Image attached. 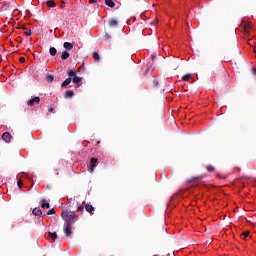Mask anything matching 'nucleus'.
<instances>
[{
    "label": "nucleus",
    "instance_id": "f8f14e48",
    "mask_svg": "<svg viewBox=\"0 0 256 256\" xmlns=\"http://www.w3.org/2000/svg\"><path fill=\"white\" fill-rule=\"evenodd\" d=\"M46 5H47L48 8H54V7L57 6L56 2H54L53 0H48L46 2Z\"/></svg>",
    "mask_w": 256,
    "mask_h": 256
},
{
    "label": "nucleus",
    "instance_id": "b1692460",
    "mask_svg": "<svg viewBox=\"0 0 256 256\" xmlns=\"http://www.w3.org/2000/svg\"><path fill=\"white\" fill-rule=\"evenodd\" d=\"M93 59H95V61H99L101 59V57L99 56V54L97 52H94Z\"/></svg>",
    "mask_w": 256,
    "mask_h": 256
},
{
    "label": "nucleus",
    "instance_id": "bb28decb",
    "mask_svg": "<svg viewBox=\"0 0 256 256\" xmlns=\"http://www.w3.org/2000/svg\"><path fill=\"white\" fill-rule=\"evenodd\" d=\"M54 214H56V211L54 209L48 210V212H47L48 216L54 215Z\"/></svg>",
    "mask_w": 256,
    "mask_h": 256
},
{
    "label": "nucleus",
    "instance_id": "473e14b6",
    "mask_svg": "<svg viewBox=\"0 0 256 256\" xmlns=\"http://www.w3.org/2000/svg\"><path fill=\"white\" fill-rule=\"evenodd\" d=\"M78 212H82L84 211V206H79L78 209H77Z\"/></svg>",
    "mask_w": 256,
    "mask_h": 256
},
{
    "label": "nucleus",
    "instance_id": "9d476101",
    "mask_svg": "<svg viewBox=\"0 0 256 256\" xmlns=\"http://www.w3.org/2000/svg\"><path fill=\"white\" fill-rule=\"evenodd\" d=\"M104 4H106L107 7L115 8V2H113V0H104Z\"/></svg>",
    "mask_w": 256,
    "mask_h": 256
},
{
    "label": "nucleus",
    "instance_id": "7c9ffc66",
    "mask_svg": "<svg viewBox=\"0 0 256 256\" xmlns=\"http://www.w3.org/2000/svg\"><path fill=\"white\" fill-rule=\"evenodd\" d=\"M155 59H157V54H155V53H154V54H151V60H152V61H155Z\"/></svg>",
    "mask_w": 256,
    "mask_h": 256
},
{
    "label": "nucleus",
    "instance_id": "f03ea898",
    "mask_svg": "<svg viewBox=\"0 0 256 256\" xmlns=\"http://www.w3.org/2000/svg\"><path fill=\"white\" fill-rule=\"evenodd\" d=\"M72 227H73V225L64 224L63 231L65 234V237H67L68 239H70L71 234H73V232L71 231Z\"/></svg>",
    "mask_w": 256,
    "mask_h": 256
},
{
    "label": "nucleus",
    "instance_id": "7ed1b4c3",
    "mask_svg": "<svg viewBox=\"0 0 256 256\" xmlns=\"http://www.w3.org/2000/svg\"><path fill=\"white\" fill-rule=\"evenodd\" d=\"M39 103H40V97L36 96V97L30 99L29 101H27V106L33 107V105L39 104Z\"/></svg>",
    "mask_w": 256,
    "mask_h": 256
},
{
    "label": "nucleus",
    "instance_id": "dca6fc26",
    "mask_svg": "<svg viewBox=\"0 0 256 256\" xmlns=\"http://www.w3.org/2000/svg\"><path fill=\"white\" fill-rule=\"evenodd\" d=\"M48 237H50L52 240H56L58 238L56 232H49Z\"/></svg>",
    "mask_w": 256,
    "mask_h": 256
},
{
    "label": "nucleus",
    "instance_id": "a211bd4d",
    "mask_svg": "<svg viewBox=\"0 0 256 256\" xmlns=\"http://www.w3.org/2000/svg\"><path fill=\"white\" fill-rule=\"evenodd\" d=\"M46 81H47V83H52L54 81V76L51 74H48L46 76Z\"/></svg>",
    "mask_w": 256,
    "mask_h": 256
},
{
    "label": "nucleus",
    "instance_id": "f3484780",
    "mask_svg": "<svg viewBox=\"0 0 256 256\" xmlns=\"http://www.w3.org/2000/svg\"><path fill=\"white\" fill-rule=\"evenodd\" d=\"M50 55L55 57L57 55V49L55 47H50Z\"/></svg>",
    "mask_w": 256,
    "mask_h": 256
},
{
    "label": "nucleus",
    "instance_id": "a878e982",
    "mask_svg": "<svg viewBox=\"0 0 256 256\" xmlns=\"http://www.w3.org/2000/svg\"><path fill=\"white\" fill-rule=\"evenodd\" d=\"M24 35H25L26 37L32 36V30H27L26 32H24Z\"/></svg>",
    "mask_w": 256,
    "mask_h": 256
},
{
    "label": "nucleus",
    "instance_id": "aec40b11",
    "mask_svg": "<svg viewBox=\"0 0 256 256\" xmlns=\"http://www.w3.org/2000/svg\"><path fill=\"white\" fill-rule=\"evenodd\" d=\"M67 73H68V76H69V77H75V76H77V71H74V70H69Z\"/></svg>",
    "mask_w": 256,
    "mask_h": 256
},
{
    "label": "nucleus",
    "instance_id": "ea45409f",
    "mask_svg": "<svg viewBox=\"0 0 256 256\" xmlns=\"http://www.w3.org/2000/svg\"><path fill=\"white\" fill-rule=\"evenodd\" d=\"M254 52H255V54H256V48L254 49Z\"/></svg>",
    "mask_w": 256,
    "mask_h": 256
},
{
    "label": "nucleus",
    "instance_id": "f704fd0d",
    "mask_svg": "<svg viewBox=\"0 0 256 256\" xmlns=\"http://www.w3.org/2000/svg\"><path fill=\"white\" fill-rule=\"evenodd\" d=\"M96 2H98V0H89L90 4H95Z\"/></svg>",
    "mask_w": 256,
    "mask_h": 256
},
{
    "label": "nucleus",
    "instance_id": "5701e85b",
    "mask_svg": "<svg viewBox=\"0 0 256 256\" xmlns=\"http://www.w3.org/2000/svg\"><path fill=\"white\" fill-rule=\"evenodd\" d=\"M104 41H106V42L111 41V35L108 33L104 34Z\"/></svg>",
    "mask_w": 256,
    "mask_h": 256
},
{
    "label": "nucleus",
    "instance_id": "cd10ccee",
    "mask_svg": "<svg viewBox=\"0 0 256 256\" xmlns=\"http://www.w3.org/2000/svg\"><path fill=\"white\" fill-rule=\"evenodd\" d=\"M242 236H244V239H247V237L250 236V232L246 231V232L242 233Z\"/></svg>",
    "mask_w": 256,
    "mask_h": 256
},
{
    "label": "nucleus",
    "instance_id": "9b49d317",
    "mask_svg": "<svg viewBox=\"0 0 256 256\" xmlns=\"http://www.w3.org/2000/svg\"><path fill=\"white\" fill-rule=\"evenodd\" d=\"M108 24H109V27L116 28L118 25V22H117V20L110 19Z\"/></svg>",
    "mask_w": 256,
    "mask_h": 256
},
{
    "label": "nucleus",
    "instance_id": "4468645a",
    "mask_svg": "<svg viewBox=\"0 0 256 256\" xmlns=\"http://www.w3.org/2000/svg\"><path fill=\"white\" fill-rule=\"evenodd\" d=\"M41 208L49 209L50 208V204L48 202H46V200H42L41 201Z\"/></svg>",
    "mask_w": 256,
    "mask_h": 256
},
{
    "label": "nucleus",
    "instance_id": "1a4fd4ad",
    "mask_svg": "<svg viewBox=\"0 0 256 256\" xmlns=\"http://www.w3.org/2000/svg\"><path fill=\"white\" fill-rule=\"evenodd\" d=\"M71 81H72V78H71V77L65 79V81L62 82V84H61V88H65V87L69 86L70 83H71Z\"/></svg>",
    "mask_w": 256,
    "mask_h": 256
},
{
    "label": "nucleus",
    "instance_id": "2f4dec72",
    "mask_svg": "<svg viewBox=\"0 0 256 256\" xmlns=\"http://www.w3.org/2000/svg\"><path fill=\"white\" fill-rule=\"evenodd\" d=\"M1 5H2L1 8H6V7H8V4H7L6 2H2Z\"/></svg>",
    "mask_w": 256,
    "mask_h": 256
},
{
    "label": "nucleus",
    "instance_id": "ddd939ff",
    "mask_svg": "<svg viewBox=\"0 0 256 256\" xmlns=\"http://www.w3.org/2000/svg\"><path fill=\"white\" fill-rule=\"evenodd\" d=\"M70 57V53L69 52H67V50H65L64 52H62V54H61V59L62 60H67L68 58Z\"/></svg>",
    "mask_w": 256,
    "mask_h": 256
},
{
    "label": "nucleus",
    "instance_id": "6ab92c4d",
    "mask_svg": "<svg viewBox=\"0 0 256 256\" xmlns=\"http://www.w3.org/2000/svg\"><path fill=\"white\" fill-rule=\"evenodd\" d=\"M74 92L73 91H65V98H73Z\"/></svg>",
    "mask_w": 256,
    "mask_h": 256
},
{
    "label": "nucleus",
    "instance_id": "4be33fe9",
    "mask_svg": "<svg viewBox=\"0 0 256 256\" xmlns=\"http://www.w3.org/2000/svg\"><path fill=\"white\" fill-rule=\"evenodd\" d=\"M72 81L75 83V84H78L82 81V79L79 77V76H74V78L72 79Z\"/></svg>",
    "mask_w": 256,
    "mask_h": 256
},
{
    "label": "nucleus",
    "instance_id": "f257e3e1",
    "mask_svg": "<svg viewBox=\"0 0 256 256\" xmlns=\"http://www.w3.org/2000/svg\"><path fill=\"white\" fill-rule=\"evenodd\" d=\"M62 219H64V225H72L75 224V221H77L78 217L75 214V212H62L61 213Z\"/></svg>",
    "mask_w": 256,
    "mask_h": 256
},
{
    "label": "nucleus",
    "instance_id": "c9c22d12",
    "mask_svg": "<svg viewBox=\"0 0 256 256\" xmlns=\"http://www.w3.org/2000/svg\"><path fill=\"white\" fill-rule=\"evenodd\" d=\"M48 112L53 113L54 112V108H48Z\"/></svg>",
    "mask_w": 256,
    "mask_h": 256
},
{
    "label": "nucleus",
    "instance_id": "39448f33",
    "mask_svg": "<svg viewBox=\"0 0 256 256\" xmlns=\"http://www.w3.org/2000/svg\"><path fill=\"white\" fill-rule=\"evenodd\" d=\"M97 163H98L97 158H90V172H94V168L96 167Z\"/></svg>",
    "mask_w": 256,
    "mask_h": 256
},
{
    "label": "nucleus",
    "instance_id": "c85d7f7f",
    "mask_svg": "<svg viewBox=\"0 0 256 256\" xmlns=\"http://www.w3.org/2000/svg\"><path fill=\"white\" fill-rule=\"evenodd\" d=\"M23 186V182L21 180H17V187L21 188Z\"/></svg>",
    "mask_w": 256,
    "mask_h": 256
},
{
    "label": "nucleus",
    "instance_id": "72a5a7b5",
    "mask_svg": "<svg viewBox=\"0 0 256 256\" xmlns=\"http://www.w3.org/2000/svg\"><path fill=\"white\" fill-rule=\"evenodd\" d=\"M19 29L26 30V26L24 24L20 25Z\"/></svg>",
    "mask_w": 256,
    "mask_h": 256
},
{
    "label": "nucleus",
    "instance_id": "423d86ee",
    "mask_svg": "<svg viewBox=\"0 0 256 256\" xmlns=\"http://www.w3.org/2000/svg\"><path fill=\"white\" fill-rule=\"evenodd\" d=\"M85 210H86V212H89V214H94V212H95V207L94 206H92L91 204H86L85 205Z\"/></svg>",
    "mask_w": 256,
    "mask_h": 256
},
{
    "label": "nucleus",
    "instance_id": "4c0bfd02",
    "mask_svg": "<svg viewBox=\"0 0 256 256\" xmlns=\"http://www.w3.org/2000/svg\"><path fill=\"white\" fill-rule=\"evenodd\" d=\"M158 82L157 80H154V86H157Z\"/></svg>",
    "mask_w": 256,
    "mask_h": 256
},
{
    "label": "nucleus",
    "instance_id": "20e7f679",
    "mask_svg": "<svg viewBox=\"0 0 256 256\" xmlns=\"http://www.w3.org/2000/svg\"><path fill=\"white\" fill-rule=\"evenodd\" d=\"M12 135L11 133L5 132L2 134V140L5 141V143H11Z\"/></svg>",
    "mask_w": 256,
    "mask_h": 256
},
{
    "label": "nucleus",
    "instance_id": "6e6552de",
    "mask_svg": "<svg viewBox=\"0 0 256 256\" xmlns=\"http://www.w3.org/2000/svg\"><path fill=\"white\" fill-rule=\"evenodd\" d=\"M33 215L36 217H42V210L39 209L38 207L34 208Z\"/></svg>",
    "mask_w": 256,
    "mask_h": 256
},
{
    "label": "nucleus",
    "instance_id": "e433bc0d",
    "mask_svg": "<svg viewBox=\"0 0 256 256\" xmlns=\"http://www.w3.org/2000/svg\"><path fill=\"white\" fill-rule=\"evenodd\" d=\"M252 74H254L256 76V69L252 68Z\"/></svg>",
    "mask_w": 256,
    "mask_h": 256
},
{
    "label": "nucleus",
    "instance_id": "c756f323",
    "mask_svg": "<svg viewBox=\"0 0 256 256\" xmlns=\"http://www.w3.org/2000/svg\"><path fill=\"white\" fill-rule=\"evenodd\" d=\"M26 61L25 57H20L19 62L20 64H24Z\"/></svg>",
    "mask_w": 256,
    "mask_h": 256
},
{
    "label": "nucleus",
    "instance_id": "393cba45",
    "mask_svg": "<svg viewBox=\"0 0 256 256\" xmlns=\"http://www.w3.org/2000/svg\"><path fill=\"white\" fill-rule=\"evenodd\" d=\"M206 169H207L208 172H214L215 171V168L212 165H208L206 167Z\"/></svg>",
    "mask_w": 256,
    "mask_h": 256
},
{
    "label": "nucleus",
    "instance_id": "58836bf2",
    "mask_svg": "<svg viewBox=\"0 0 256 256\" xmlns=\"http://www.w3.org/2000/svg\"><path fill=\"white\" fill-rule=\"evenodd\" d=\"M199 179H201L200 177H198V178H193V181H195V180H199Z\"/></svg>",
    "mask_w": 256,
    "mask_h": 256
},
{
    "label": "nucleus",
    "instance_id": "2eb2a0df",
    "mask_svg": "<svg viewBox=\"0 0 256 256\" xmlns=\"http://www.w3.org/2000/svg\"><path fill=\"white\" fill-rule=\"evenodd\" d=\"M250 29H251V24L250 23H246L245 25H244V31H245V33L248 35V34H250Z\"/></svg>",
    "mask_w": 256,
    "mask_h": 256
},
{
    "label": "nucleus",
    "instance_id": "0eeeda50",
    "mask_svg": "<svg viewBox=\"0 0 256 256\" xmlns=\"http://www.w3.org/2000/svg\"><path fill=\"white\" fill-rule=\"evenodd\" d=\"M64 48H65L67 51H70V50H73L74 45H73V43H71V42H64Z\"/></svg>",
    "mask_w": 256,
    "mask_h": 256
},
{
    "label": "nucleus",
    "instance_id": "412c9836",
    "mask_svg": "<svg viewBox=\"0 0 256 256\" xmlns=\"http://www.w3.org/2000/svg\"><path fill=\"white\" fill-rule=\"evenodd\" d=\"M189 79H191V74H186V75L182 76V81L187 82V81H189Z\"/></svg>",
    "mask_w": 256,
    "mask_h": 256
}]
</instances>
